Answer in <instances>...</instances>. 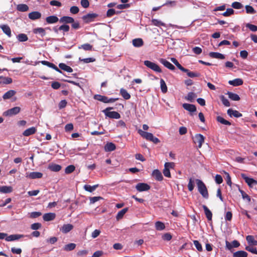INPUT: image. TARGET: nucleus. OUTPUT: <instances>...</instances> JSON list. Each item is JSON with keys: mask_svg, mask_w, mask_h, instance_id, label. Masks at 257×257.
<instances>
[{"mask_svg": "<svg viewBox=\"0 0 257 257\" xmlns=\"http://www.w3.org/2000/svg\"><path fill=\"white\" fill-rule=\"evenodd\" d=\"M195 182L197 184L199 193L204 198L207 199L208 198L209 195L205 184L201 180L197 179H195Z\"/></svg>", "mask_w": 257, "mask_h": 257, "instance_id": "nucleus-1", "label": "nucleus"}, {"mask_svg": "<svg viewBox=\"0 0 257 257\" xmlns=\"http://www.w3.org/2000/svg\"><path fill=\"white\" fill-rule=\"evenodd\" d=\"M138 133L143 138L146 139L148 141L152 142L155 144H158L160 142V140L157 138L155 137L152 133L143 131L142 130H139Z\"/></svg>", "mask_w": 257, "mask_h": 257, "instance_id": "nucleus-2", "label": "nucleus"}, {"mask_svg": "<svg viewBox=\"0 0 257 257\" xmlns=\"http://www.w3.org/2000/svg\"><path fill=\"white\" fill-rule=\"evenodd\" d=\"M112 107H107L104 109L102 111L105 114L106 116L110 118L118 119L120 117V115L116 111H109V110L112 109Z\"/></svg>", "mask_w": 257, "mask_h": 257, "instance_id": "nucleus-3", "label": "nucleus"}, {"mask_svg": "<svg viewBox=\"0 0 257 257\" xmlns=\"http://www.w3.org/2000/svg\"><path fill=\"white\" fill-rule=\"evenodd\" d=\"M144 65L146 66L147 67L152 69V70L158 72H162V70L157 64L152 62L149 60H146L144 61Z\"/></svg>", "mask_w": 257, "mask_h": 257, "instance_id": "nucleus-4", "label": "nucleus"}, {"mask_svg": "<svg viewBox=\"0 0 257 257\" xmlns=\"http://www.w3.org/2000/svg\"><path fill=\"white\" fill-rule=\"evenodd\" d=\"M204 140L205 138L201 134H196L193 138V142L196 144H198L197 147L198 148H201L202 144L204 142Z\"/></svg>", "mask_w": 257, "mask_h": 257, "instance_id": "nucleus-5", "label": "nucleus"}, {"mask_svg": "<svg viewBox=\"0 0 257 257\" xmlns=\"http://www.w3.org/2000/svg\"><path fill=\"white\" fill-rule=\"evenodd\" d=\"M21 108L19 106H16L11 108L4 112V115L7 116H11L17 114L20 112Z\"/></svg>", "mask_w": 257, "mask_h": 257, "instance_id": "nucleus-6", "label": "nucleus"}, {"mask_svg": "<svg viewBox=\"0 0 257 257\" xmlns=\"http://www.w3.org/2000/svg\"><path fill=\"white\" fill-rule=\"evenodd\" d=\"M241 176L250 187H252L254 185H257V181L247 177L245 174H241Z\"/></svg>", "mask_w": 257, "mask_h": 257, "instance_id": "nucleus-7", "label": "nucleus"}, {"mask_svg": "<svg viewBox=\"0 0 257 257\" xmlns=\"http://www.w3.org/2000/svg\"><path fill=\"white\" fill-rule=\"evenodd\" d=\"M42 177L43 174L38 172H32L26 174V177L31 179H39Z\"/></svg>", "mask_w": 257, "mask_h": 257, "instance_id": "nucleus-8", "label": "nucleus"}, {"mask_svg": "<svg viewBox=\"0 0 257 257\" xmlns=\"http://www.w3.org/2000/svg\"><path fill=\"white\" fill-rule=\"evenodd\" d=\"M98 16V15L95 13L88 14L82 17L83 20L86 23L91 22Z\"/></svg>", "mask_w": 257, "mask_h": 257, "instance_id": "nucleus-9", "label": "nucleus"}, {"mask_svg": "<svg viewBox=\"0 0 257 257\" xmlns=\"http://www.w3.org/2000/svg\"><path fill=\"white\" fill-rule=\"evenodd\" d=\"M136 189L139 192L148 191L150 189V186L144 183H139L136 186Z\"/></svg>", "mask_w": 257, "mask_h": 257, "instance_id": "nucleus-10", "label": "nucleus"}, {"mask_svg": "<svg viewBox=\"0 0 257 257\" xmlns=\"http://www.w3.org/2000/svg\"><path fill=\"white\" fill-rule=\"evenodd\" d=\"M24 237V235L19 234H12L9 236L7 235L5 238V240L7 241H13L18 240Z\"/></svg>", "mask_w": 257, "mask_h": 257, "instance_id": "nucleus-11", "label": "nucleus"}, {"mask_svg": "<svg viewBox=\"0 0 257 257\" xmlns=\"http://www.w3.org/2000/svg\"><path fill=\"white\" fill-rule=\"evenodd\" d=\"M183 72L186 73L187 76L190 78L199 77L200 74L196 72L190 71L189 70L183 67L181 70Z\"/></svg>", "mask_w": 257, "mask_h": 257, "instance_id": "nucleus-12", "label": "nucleus"}, {"mask_svg": "<svg viewBox=\"0 0 257 257\" xmlns=\"http://www.w3.org/2000/svg\"><path fill=\"white\" fill-rule=\"evenodd\" d=\"M160 62L162 63L165 67L167 68L168 69L171 70H174L175 69V66L172 64L170 62L168 61L165 59H160Z\"/></svg>", "mask_w": 257, "mask_h": 257, "instance_id": "nucleus-13", "label": "nucleus"}, {"mask_svg": "<svg viewBox=\"0 0 257 257\" xmlns=\"http://www.w3.org/2000/svg\"><path fill=\"white\" fill-rule=\"evenodd\" d=\"M74 21V19L72 17L69 16H63L59 20L60 23H64L65 24H71L72 23H73Z\"/></svg>", "mask_w": 257, "mask_h": 257, "instance_id": "nucleus-14", "label": "nucleus"}, {"mask_svg": "<svg viewBox=\"0 0 257 257\" xmlns=\"http://www.w3.org/2000/svg\"><path fill=\"white\" fill-rule=\"evenodd\" d=\"M227 114L230 116H232L235 117H240L242 116V114L240 113L239 111L236 110H233L231 108H229L227 110Z\"/></svg>", "mask_w": 257, "mask_h": 257, "instance_id": "nucleus-15", "label": "nucleus"}, {"mask_svg": "<svg viewBox=\"0 0 257 257\" xmlns=\"http://www.w3.org/2000/svg\"><path fill=\"white\" fill-rule=\"evenodd\" d=\"M183 107L186 110L193 112L196 111V107L194 104L189 103H184Z\"/></svg>", "mask_w": 257, "mask_h": 257, "instance_id": "nucleus-16", "label": "nucleus"}, {"mask_svg": "<svg viewBox=\"0 0 257 257\" xmlns=\"http://www.w3.org/2000/svg\"><path fill=\"white\" fill-rule=\"evenodd\" d=\"M0 28L3 30V32L6 34L9 37H11L12 36L11 34V30L10 27L7 25H1Z\"/></svg>", "mask_w": 257, "mask_h": 257, "instance_id": "nucleus-17", "label": "nucleus"}, {"mask_svg": "<svg viewBox=\"0 0 257 257\" xmlns=\"http://www.w3.org/2000/svg\"><path fill=\"white\" fill-rule=\"evenodd\" d=\"M29 18L32 20L39 19L41 17V14L39 12H33L29 14Z\"/></svg>", "mask_w": 257, "mask_h": 257, "instance_id": "nucleus-18", "label": "nucleus"}, {"mask_svg": "<svg viewBox=\"0 0 257 257\" xmlns=\"http://www.w3.org/2000/svg\"><path fill=\"white\" fill-rule=\"evenodd\" d=\"M152 176L157 181H161L163 179V177L161 172L159 170H157V169L153 171V172L152 173Z\"/></svg>", "mask_w": 257, "mask_h": 257, "instance_id": "nucleus-19", "label": "nucleus"}, {"mask_svg": "<svg viewBox=\"0 0 257 257\" xmlns=\"http://www.w3.org/2000/svg\"><path fill=\"white\" fill-rule=\"evenodd\" d=\"M73 228V226L71 224H64L60 228L61 231L64 233H67L71 231Z\"/></svg>", "mask_w": 257, "mask_h": 257, "instance_id": "nucleus-20", "label": "nucleus"}, {"mask_svg": "<svg viewBox=\"0 0 257 257\" xmlns=\"http://www.w3.org/2000/svg\"><path fill=\"white\" fill-rule=\"evenodd\" d=\"M56 214L54 213H47L44 214L43 216V219L46 221L53 220L55 219Z\"/></svg>", "mask_w": 257, "mask_h": 257, "instance_id": "nucleus-21", "label": "nucleus"}, {"mask_svg": "<svg viewBox=\"0 0 257 257\" xmlns=\"http://www.w3.org/2000/svg\"><path fill=\"white\" fill-rule=\"evenodd\" d=\"M228 83L234 86H240L243 84V80L241 78H236L232 80H229Z\"/></svg>", "mask_w": 257, "mask_h": 257, "instance_id": "nucleus-22", "label": "nucleus"}, {"mask_svg": "<svg viewBox=\"0 0 257 257\" xmlns=\"http://www.w3.org/2000/svg\"><path fill=\"white\" fill-rule=\"evenodd\" d=\"M36 128L35 127H31L26 130L23 133V135L24 136L28 137L33 134H34L36 132Z\"/></svg>", "mask_w": 257, "mask_h": 257, "instance_id": "nucleus-23", "label": "nucleus"}, {"mask_svg": "<svg viewBox=\"0 0 257 257\" xmlns=\"http://www.w3.org/2000/svg\"><path fill=\"white\" fill-rule=\"evenodd\" d=\"M59 20L58 18L56 16H50L46 18V21L48 24H54Z\"/></svg>", "mask_w": 257, "mask_h": 257, "instance_id": "nucleus-24", "label": "nucleus"}, {"mask_svg": "<svg viewBox=\"0 0 257 257\" xmlns=\"http://www.w3.org/2000/svg\"><path fill=\"white\" fill-rule=\"evenodd\" d=\"M209 56L213 58L218 59H224L225 57L224 55L218 52H210L209 54Z\"/></svg>", "mask_w": 257, "mask_h": 257, "instance_id": "nucleus-25", "label": "nucleus"}, {"mask_svg": "<svg viewBox=\"0 0 257 257\" xmlns=\"http://www.w3.org/2000/svg\"><path fill=\"white\" fill-rule=\"evenodd\" d=\"M16 92L13 90H10L5 93L3 96V98L4 99H8L11 98L14 95H15Z\"/></svg>", "mask_w": 257, "mask_h": 257, "instance_id": "nucleus-26", "label": "nucleus"}, {"mask_svg": "<svg viewBox=\"0 0 257 257\" xmlns=\"http://www.w3.org/2000/svg\"><path fill=\"white\" fill-rule=\"evenodd\" d=\"M203 208L204 209L206 217L208 220H212V214L211 211L208 208L206 205H203Z\"/></svg>", "mask_w": 257, "mask_h": 257, "instance_id": "nucleus-27", "label": "nucleus"}, {"mask_svg": "<svg viewBox=\"0 0 257 257\" xmlns=\"http://www.w3.org/2000/svg\"><path fill=\"white\" fill-rule=\"evenodd\" d=\"M133 45L136 47H140L143 45L144 42L141 38L135 39L132 41Z\"/></svg>", "mask_w": 257, "mask_h": 257, "instance_id": "nucleus-28", "label": "nucleus"}, {"mask_svg": "<svg viewBox=\"0 0 257 257\" xmlns=\"http://www.w3.org/2000/svg\"><path fill=\"white\" fill-rule=\"evenodd\" d=\"M246 241L250 245H257V240L254 239V237L252 235H247L246 237Z\"/></svg>", "mask_w": 257, "mask_h": 257, "instance_id": "nucleus-29", "label": "nucleus"}, {"mask_svg": "<svg viewBox=\"0 0 257 257\" xmlns=\"http://www.w3.org/2000/svg\"><path fill=\"white\" fill-rule=\"evenodd\" d=\"M13 188L11 186H3L0 187V192L3 193H9L12 192Z\"/></svg>", "mask_w": 257, "mask_h": 257, "instance_id": "nucleus-30", "label": "nucleus"}, {"mask_svg": "<svg viewBox=\"0 0 257 257\" xmlns=\"http://www.w3.org/2000/svg\"><path fill=\"white\" fill-rule=\"evenodd\" d=\"M59 67L61 69H62L64 71H65L66 72H73L72 68L71 67H70V66H67V65H66L64 63H60L59 64Z\"/></svg>", "mask_w": 257, "mask_h": 257, "instance_id": "nucleus-31", "label": "nucleus"}, {"mask_svg": "<svg viewBox=\"0 0 257 257\" xmlns=\"http://www.w3.org/2000/svg\"><path fill=\"white\" fill-rule=\"evenodd\" d=\"M17 10L19 12H25L29 10V7L26 4H19L17 5Z\"/></svg>", "mask_w": 257, "mask_h": 257, "instance_id": "nucleus-32", "label": "nucleus"}, {"mask_svg": "<svg viewBox=\"0 0 257 257\" xmlns=\"http://www.w3.org/2000/svg\"><path fill=\"white\" fill-rule=\"evenodd\" d=\"M115 145L112 143H108L105 146V150L107 152H111L115 149Z\"/></svg>", "mask_w": 257, "mask_h": 257, "instance_id": "nucleus-33", "label": "nucleus"}, {"mask_svg": "<svg viewBox=\"0 0 257 257\" xmlns=\"http://www.w3.org/2000/svg\"><path fill=\"white\" fill-rule=\"evenodd\" d=\"M98 184L93 186H90L89 185H85L83 188L85 191H87L89 192H92L98 187Z\"/></svg>", "mask_w": 257, "mask_h": 257, "instance_id": "nucleus-34", "label": "nucleus"}, {"mask_svg": "<svg viewBox=\"0 0 257 257\" xmlns=\"http://www.w3.org/2000/svg\"><path fill=\"white\" fill-rule=\"evenodd\" d=\"M247 253L243 250H239L235 252L233 254V257H247Z\"/></svg>", "mask_w": 257, "mask_h": 257, "instance_id": "nucleus-35", "label": "nucleus"}, {"mask_svg": "<svg viewBox=\"0 0 257 257\" xmlns=\"http://www.w3.org/2000/svg\"><path fill=\"white\" fill-rule=\"evenodd\" d=\"M120 93L123 98L126 100L129 99L131 98V95L123 88L120 89Z\"/></svg>", "mask_w": 257, "mask_h": 257, "instance_id": "nucleus-36", "label": "nucleus"}, {"mask_svg": "<svg viewBox=\"0 0 257 257\" xmlns=\"http://www.w3.org/2000/svg\"><path fill=\"white\" fill-rule=\"evenodd\" d=\"M227 94L228 95L229 98L232 100L238 101L240 99L239 95L236 93L228 92Z\"/></svg>", "mask_w": 257, "mask_h": 257, "instance_id": "nucleus-37", "label": "nucleus"}, {"mask_svg": "<svg viewBox=\"0 0 257 257\" xmlns=\"http://www.w3.org/2000/svg\"><path fill=\"white\" fill-rule=\"evenodd\" d=\"M75 247L76 244L75 243H70L65 245L63 247V249L65 251H68L74 249Z\"/></svg>", "mask_w": 257, "mask_h": 257, "instance_id": "nucleus-38", "label": "nucleus"}, {"mask_svg": "<svg viewBox=\"0 0 257 257\" xmlns=\"http://www.w3.org/2000/svg\"><path fill=\"white\" fill-rule=\"evenodd\" d=\"M127 208H124L121 210L120 211H119L117 213V215L116 216V219L118 220L121 219L123 217V215L125 214V213L127 211Z\"/></svg>", "mask_w": 257, "mask_h": 257, "instance_id": "nucleus-39", "label": "nucleus"}, {"mask_svg": "<svg viewBox=\"0 0 257 257\" xmlns=\"http://www.w3.org/2000/svg\"><path fill=\"white\" fill-rule=\"evenodd\" d=\"M160 87L162 92L163 93H165L167 92L168 88L165 81L163 79L160 80Z\"/></svg>", "mask_w": 257, "mask_h": 257, "instance_id": "nucleus-40", "label": "nucleus"}, {"mask_svg": "<svg viewBox=\"0 0 257 257\" xmlns=\"http://www.w3.org/2000/svg\"><path fill=\"white\" fill-rule=\"evenodd\" d=\"M196 96L195 93L190 92L188 93L187 95L185 97V99L189 101L193 102Z\"/></svg>", "mask_w": 257, "mask_h": 257, "instance_id": "nucleus-41", "label": "nucleus"}, {"mask_svg": "<svg viewBox=\"0 0 257 257\" xmlns=\"http://www.w3.org/2000/svg\"><path fill=\"white\" fill-rule=\"evenodd\" d=\"M34 33L35 34H40L41 37H44L46 35L45 30L42 28H37L34 30Z\"/></svg>", "mask_w": 257, "mask_h": 257, "instance_id": "nucleus-42", "label": "nucleus"}, {"mask_svg": "<svg viewBox=\"0 0 257 257\" xmlns=\"http://www.w3.org/2000/svg\"><path fill=\"white\" fill-rule=\"evenodd\" d=\"M61 166L57 164H52L49 167V169L52 171L58 172L61 169Z\"/></svg>", "mask_w": 257, "mask_h": 257, "instance_id": "nucleus-43", "label": "nucleus"}, {"mask_svg": "<svg viewBox=\"0 0 257 257\" xmlns=\"http://www.w3.org/2000/svg\"><path fill=\"white\" fill-rule=\"evenodd\" d=\"M94 98L104 103H106L107 101V97L99 94L95 95Z\"/></svg>", "mask_w": 257, "mask_h": 257, "instance_id": "nucleus-44", "label": "nucleus"}, {"mask_svg": "<svg viewBox=\"0 0 257 257\" xmlns=\"http://www.w3.org/2000/svg\"><path fill=\"white\" fill-rule=\"evenodd\" d=\"M155 227L157 230H162L165 229V224L161 221H157L155 223Z\"/></svg>", "mask_w": 257, "mask_h": 257, "instance_id": "nucleus-45", "label": "nucleus"}, {"mask_svg": "<svg viewBox=\"0 0 257 257\" xmlns=\"http://www.w3.org/2000/svg\"><path fill=\"white\" fill-rule=\"evenodd\" d=\"M17 38L20 42H25L28 39V36L25 34H20L17 36Z\"/></svg>", "mask_w": 257, "mask_h": 257, "instance_id": "nucleus-46", "label": "nucleus"}, {"mask_svg": "<svg viewBox=\"0 0 257 257\" xmlns=\"http://www.w3.org/2000/svg\"><path fill=\"white\" fill-rule=\"evenodd\" d=\"M79 49H83L85 51H90L92 49V46L89 44L86 43L81 45L78 47Z\"/></svg>", "mask_w": 257, "mask_h": 257, "instance_id": "nucleus-47", "label": "nucleus"}, {"mask_svg": "<svg viewBox=\"0 0 257 257\" xmlns=\"http://www.w3.org/2000/svg\"><path fill=\"white\" fill-rule=\"evenodd\" d=\"M216 119L218 122H219L220 123H221L222 124H223L225 125H228L231 124V123L229 121H228L227 120H225V119H224L222 117H221L220 116H217Z\"/></svg>", "mask_w": 257, "mask_h": 257, "instance_id": "nucleus-48", "label": "nucleus"}, {"mask_svg": "<svg viewBox=\"0 0 257 257\" xmlns=\"http://www.w3.org/2000/svg\"><path fill=\"white\" fill-rule=\"evenodd\" d=\"M194 181H195V179L194 178H190L189 181V183L188 184V188L190 191H192L194 189Z\"/></svg>", "mask_w": 257, "mask_h": 257, "instance_id": "nucleus-49", "label": "nucleus"}, {"mask_svg": "<svg viewBox=\"0 0 257 257\" xmlns=\"http://www.w3.org/2000/svg\"><path fill=\"white\" fill-rule=\"evenodd\" d=\"M152 23L154 26H158V27H160L161 26H165V24L164 23H163L161 21L157 20V19H152Z\"/></svg>", "mask_w": 257, "mask_h": 257, "instance_id": "nucleus-50", "label": "nucleus"}, {"mask_svg": "<svg viewBox=\"0 0 257 257\" xmlns=\"http://www.w3.org/2000/svg\"><path fill=\"white\" fill-rule=\"evenodd\" d=\"M246 12L247 14H254L256 13V11L252 7L248 5H246L245 7Z\"/></svg>", "mask_w": 257, "mask_h": 257, "instance_id": "nucleus-51", "label": "nucleus"}, {"mask_svg": "<svg viewBox=\"0 0 257 257\" xmlns=\"http://www.w3.org/2000/svg\"><path fill=\"white\" fill-rule=\"evenodd\" d=\"M75 167L74 165H69L65 168V172L66 174H70L75 170Z\"/></svg>", "mask_w": 257, "mask_h": 257, "instance_id": "nucleus-52", "label": "nucleus"}, {"mask_svg": "<svg viewBox=\"0 0 257 257\" xmlns=\"http://www.w3.org/2000/svg\"><path fill=\"white\" fill-rule=\"evenodd\" d=\"M234 10L232 9L229 8L227 9L226 11V12H224L222 14V16L224 17H229L230 15L233 14L234 13Z\"/></svg>", "mask_w": 257, "mask_h": 257, "instance_id": "nucleus-53", "label": "nucleus"}, {"mask_svg": "<svg viewBox=\"0 0 257 257\" xmlns=\"http://www.w3.org/2000/svg\"><path fill=\"white\" fill-rule=\"evenodd\" d=\"M246 27L248 28L252 32L257 31V26L249 23H247L245 25Z\"/></svg>", "mask_w": 257, "mask_h": 257, "instance_id": "nucleus-54", "label": "nucleus"}, {"mask_svg": "<svg viewBox=\"0 0 257 257\" xmlns=\"http://www.w3.org/2000/svg\"><path fill=\"white\" fill-rule=\"evenodd\" d=\"M70 27L68 25L64 24L61 25L58 28L59 31H63L65 32H67L69 31Z\"/></svg>", "mask_w": 257, "mask_h": 257, "instance_id": "nucleus-55", "label": "nucleus"}, {"mask_svg": "<svg viewBox=\"0 0 257 257\" xmlns=\"http://www.w3.org/2000/svg\"><path fill=\"white\" fill-rule=\"evenodd\" d=\"M220 99H221V100L222 103L225 106H230V103H229L228 100L226 98H225L224 95H221L220 96Z\"/></svg>", "mask_w": 257, "mask_h": 257, "instance_id": "nucleus-56", "label": "nucleus"}, {"mask_svg": "<svg viewBox=\"0 0 257 257\" xmlns=\"http://www.w3.org/2000/svg\"><path fill=\"white\" fill-rule=\"evenodd\" d=\"M171 61L177 66L180 70L183 67L175 58H171Z\"/></svg>", "mask_w": 257, "mask_h": 257, "instance_id": "nucleus-57", "label": "nucleus"}, {"mask_svg": "<svg viewBox=\"0 0 257 257\" xmlns=\"http://www.w3.org/2000/svg\"><path fill=\"white\" fill-rule=\"evenodd\" d=\"M231 6L235 9H240L243 7L242 5L240 3L237 2H233Z\"/></svg>", "mask_w": 257, "mask_h": 257, "instance_id": "nucleus-58", "label": "nucleus"}, {"mask_svg": "<svg viewBox=\"0 0 257 257\" xmlns=\"http://www.w3.org/2000/svg\"><path fill=\"white\" fill-rule=\"evenodd\" d=\"M41 63L44 65L48 66L49 67L52 68L53 69H54V68H55V67L56 66L53 63H50L47 61H42Z\"/></svg>", "mask_w": 257, "mask_h": 257, "instance_id": "nucleus-59", "label": "nucleus"}, {"mask_svg": "<svg viewBox=\"0 0 257 257\" xmlns=\"http://www.w3.org/2000/svg\"><path fill=\"white\" fill-rule=\"evenodd\" d=\"M193 243H194V244L195 246L196 249L198 251H202V245L198 240H194Z\"/></svg>", "mask_w": 257, "mask_h": 257, "instance_id": "nucleus-60", "label": "nucleus"}, {"mask_svg": "<svg viewBox=\"0 0 257 257\" xmlns=\"http://www.w3.org/2000/svg\"><path fill=\"white\" fill-rule=\"evenodd\" d=\"M245 249L251 253L257 254V250L255 247L251 246H247L245 247Z\"/></svg>", "mask_w": 257, "mask_h": 257, "instance_id": "nucleus-61", "label": "nucleus"}, {"mask_svg": "<svg viewBox=\"0 0 257 257\" xmlns=\"http://www.w3.org/2000/svg\"><path fill=\"white\" fill-rule=\"evenodd\" d=\"M50 5L52 6H56L58 7H61L62 6L61 2L55 0L51 1L50 2Z\"/></svg>", "mask_w": 257, "mask_h": 257, "instance_id": "nucleus-62", "label": "nucleus"}, {"mask_svg": "<svg viewBox=\"0 0 257 257\" xmlns=\"http://www.w3.org/2000/svg\"><path fill=\"white\" fill-rule=\"evenodd\" d=\"M42 225L40 223H34L31 225V228L33 230H37L40 228Z\"/></svg>", "mask_w": 257, "mask_h": 257, "instance_id": "nucleus-63", "label": "nucleus"}, {"mask_svg": "<svg viewBox=\"0 0 257 257\" xmlns=\"http://www.w3.org/2000/svg\"><path fill=\"white\" fill-rule=\"evenodd\" d=\"M79 11V9L77 6H72L70 9V12L72 14H76Z\"/></svg>", "mask_w": 257, "mask_h": 257, "instance_id": "nucleus-64", "label": "nucleus"}]
</instances>
